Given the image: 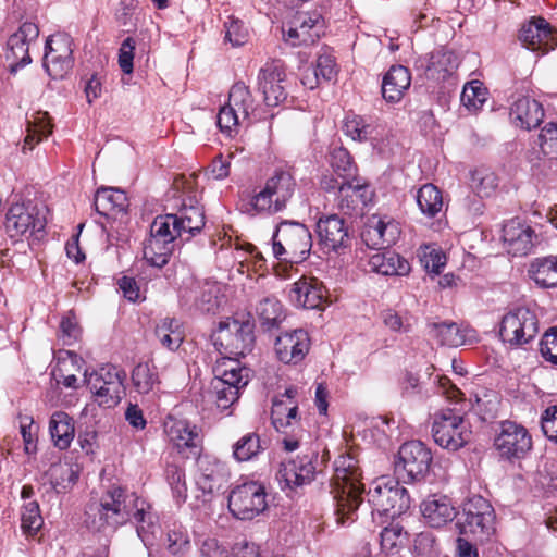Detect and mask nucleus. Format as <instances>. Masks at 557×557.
<instances>
[{
    "label": "nucleus",
    "mask_w": 557,
    "mask_h": 557,
    "mask_svg": "<svg viewBox=\"0 0 557 557\" xmlns=\"http://www.w3.org/2000/svg\"><path fill=\"white\" fill-rule=\"evenodd\" d=\"M368 186L352 182H342L338 195V209L348 215L362 211L368 202Z\"/></svg>",
    "instance_id": "nucleus-40"
},
{
    "label": "nucleus",
    "mask_w": 557,
    "mask_h": 557,
    "mask_svg": "<svg viewBox=\"0 0 557 557\" xmlns=\"http://www.w3.org/2000/svg\"><path fill=\"white\" fill-rule=\"evenodd\" d=\"M368 502L372 513L380 516L399 517L410 508V496L400 483L388 476H382L372 482L368 492Z\"/></svg>",
    "instance_id": "nucleus-9"
},
{
    "label": "nucleus",
    "mask_w": 557,
    "mask_h": 557,
    "mask_svg": "<svg viewBox=\"0 0 557 557\" xmlns=\"http://www.w3.org/2000/svg\"><path fill=\"white\" fill-rule=\"evenodd\" d=\"M125 370L110 363L91 373L85 372V382L94 400L104 408H113L120 404L125 395Z\"/></svg>",
    "instance_id": "nucleus-10"
},
{
    "label": "nucleus",
    "mask_w": 557,
    "mask_h": 557,
    "mask_svg": "<svg viewBox=\"0 0 557 557\" xmlns=\"http://www.w3.org/2000/svg\"><path fill=\"white\" fill-rule=\"evenodd\" d=\"M537 236L534 230L519 219H511L503 226V240L508 253L513 257H523L529 255Z\"/></svg>",
    "instance_id": "nucleus-27"
},
{
    "label": "nucleus",
    "mask_w": 557,
    "mask_h": 557,
    "mask_svg": "<svg viewBox=\"0 0 557 557\" xmlns=\"http://www.w3.org/2000/svg\"><path fill=\"white\" fill-rule=\"evenodd\" d=\"M432 419V436L442 448L457 451L470 442L472 432L460 409L442 408L434 412Z\"/></svg>",
    "instance_id": "nucleus-8"
},
{
    "label": "nucleus",
    "mask_w": 557,
    "mask_h": 557,
    "mask_svg": "<svg viewBox=\"0 0 557 557\" xmlns=\"http://www.w3.org/2000/svg\"><path fill=\"white\" fill-rule=\"evenodd\" d=\"M296 180L287 169H275L264 187L255 194L249 205L256 213L275 214L283 211L296 190Z\"/></svg>",
    "instance_id": "nucleus-5"
},
{
    "label": "nucleus",
    "mask_w": 557,
    "mask_h": 557,
    "mask_svg": "<svg viewBox=\"0 0 557 557\" xmlns=\"http://www.w3.org/2000/svg\"><path fill=\"white\" fill-rule=\"evenodd\" d=\"M312 248L309 228L294 220H282L272 236V252L281 262L298 264L307 260Z\"/></svg>",
    "instance_id": "nucleus-2"
},
{
    "label": "nucleus",
    "mask_w": 557,
    "mask_h": 557,
    "mask_svg": "<svg viewBox=\"0 0 557 557\" xmlns=\"http://www.w3.org/2000/svg\"><path fill=\"white\" fill-rule=\"evenodd\" d=\"M541 152L550 158H557V122H547L537 136Z\"/></svg>",
    "instance_id": "nucleus-57"
},
{
    "label": "nucleus",
    "mask_w": 557,
    "mask_h": 557,
    "mask_svg": "<svg viewBox=\"0 0 557 557\" xmlns=\"http://www.w3.org/2000/svg\"><path fill=\"white\" fill-rule=\"evenodd\" d=\"M271 422L277 432L285 435L283 440L285 450H296L305 433L298 416L297 401L287 403L285 399L275 397L271 408Z\"/></svg>",
    "instance_id": "nucleus-16"
},
{
    "label": "nucleus",
    "mask_w": 557,
    "mask_h": 557,
    "mask_svg": "<svg viewBox=\"0 0 557 557\" xmlns=\"http://www.w3.org/2000/svg\"><path fill=\"white\" fill-rule=\"evenodd\" d=\"M420 511L425 523L436 529L451 522L457 516L451 498L440 493L431 494L423 499L420 504Z\"/></svg>",
    "instance_id": "nucleus-29"
},
{
    "label": "nucleus",
    "mask_w": 557,
    "mask_h": 557,
    "mask_svg": "<svg viewBox=\"0 0 557 557\" xmlns=\"http://www.w3.org/2000/svg\"><path fill=\"white\" fill-rule=\"evenodd\" d=\"M364 491L361 471L357 460L349 455H342L334 461L332 494L335 502V515L339 524L351 523L362 503Z\"/></svg>",
    "instance_id": "nucleus-1"
},
{
    "label": "nucleus",
    "mask_w": 557,
    "mask_h": 557,
    "mask_svg": "<svg viewBox=\"0 0 557 557\" xmlns=\"http://www.w3.org/2000/svg\"><path fill=\"white\" fill-rule=\"evenodd\" d=\"M45 53L73 57V39L65 33H57L48 37Z\"/></svg>",
    "instance_id": "nucleus-59"
},
{
    "label": "nucleus",
    "mask_w": 557,
    "mask_h": 557,
    "mask_svg": "<svg viewBox=\"0 0 557 557\" xmlns=\"http://www.w3.org/2000/svg\"><path fill=\"white\" fill-rule=\"evenodd\" d=\"M320 247L326 252L339 253L349 248L351 237L349 226L338 214H323L315 223Z\"/></svg>",
    "instance_id": "nucleus-21"
},
{
    "label": "nucleus",
    "mask_w": 557,
    "mask_h": 557,
    "mask_svg": "<svg viewBox=\"0 0 557 557\" xmlns=\"http://www.w3.org/2000/svg\"><path fill=\"white\" fill-rule=\"evenodd\" d=\"M541 428L546 438L557 444V405L549 406L543 411Z\"/></svg>",
    "instance_id": "nucleus-64"
},
{
    "label": "nucleus",
    "mask_w": 557,
    "mask_h": 557,
    "mask_svg": "<svg viewBox=\"0 0 557 557\" xmlns=\"http://www.w3.org/2000/svg\"><path fill=\"white\" fill-rule=\"evenodd\" d=\"M46 226L45 219L39 216L36 207L24 202L12 203L7 212L4 227L8 236L16 243L27 233L36 238Z\"/></svg>",
    "instance_id": "nucleus-18"
},
{
    "label": "nucleus",
    "mask_w": 557,
    "mask_h": 557,
    "mask_svg": "<svg viewBox=\"0 0 557 557\" xmlns=\"http://www.w3.org/2000/svg\"><path fill=\"white\" fill-rule=\"evenodd\" d=\"M42 65L52 79H61L72 70L74 58L45 53Z\"/></svg>",
    "instance_id": "nucleus-54"
},
{
    "label": "nucleus",
    "mask_w": 557,
    "mask_h": 557,
    "mask_svg": "<svg viewBox=\"0 0 557 557\" xmlns=\"http://www.w3.org/2000/svg\"><path fill=\"white\" fill-rule=\"evenodd\" d=\"M288 297L297 307L320 309L325 300V289L317 277L302 275L292 284Z\"/></svg>",
    "instance_id": "nucleus-28"
},
{
    "label": "nucleus",
    "mask_w": 557,
    "mask_h": 557,
    "mask_svg": "<svg viewBox=\"0 0 557 557\" xmlns=\"http://www.w3.org/2000/svg\"><path fill=\"white\" fill-rule=\"evenodd\" d=\"M164 433L178 453L188 451L187 458H199L202 453L201 430L185 419L168 416L164 421Z\"/></svg>",
    "instance_id": "nucleus-20"
},
{
    "label": "nucleus",
    "mask_w": 557,
    "mask_h": 557,
    "mask_svg": "<svg viewBox=\"0 0 557 557\" xmlns=\"http://www.w3.org/2000/svg\"><path fill=\"white\" fill-rule=\"evenodd\" d=\"M131 380L134 389L140 395L156 393L161 385L158 367L152 361L137 363L132 370Z\"/></svg>",
    "instance_id": "nucleus-42"
},
{
    "label": "nucleus",
    "mask_w": 557,
    "mask_h": 557,
    "mask_svg": "<svg viewBox=\"0 0 557 557\" xmlns=\"http://www.w3.org/2000/svg\"><path fill=\"white\" fill-rule=\"evenodd\" d=\"M381 319L384 325L392 332L409 333L412 329L410 318L407 314L401 315L393 309L383 310L381 312Z\"/></svg>",
    "instance_id": "nucleus-60"
},
{
    "label": "nucleus",
    "mask_w": 557,
    "mask_h": 557,
    "mask_svg": "<svg viewBox=\"0 0 557 557\" xmlns=\"http://www.w3.org/2000/svg\"><path fill=\"white\" fill-rule=\"evenodd\" d=\"M519 39L530 50L547 53L557 46L556 29L542 16L532 17L519 32Z\"/></svg>",
    "instance_id": "nucleus-23"
},
{
    "label": "nucleus",
    "mask_w": 557,
    "mask_h": 557,
    "mask_svg": "<svg viewBox=\"0 0 557 557\" xmlns=\"http://www.w3.org/2000/svg\"><path fill=\"white\" fill-rule=\"evenodd\" d=\"M330 164L342 182H352L356 178L357 168L349 151L343 147L334 148L330 154Z\"/></svg>",
    "instance_id": "nucleus-49"
},
{
    "label": "nucleus",
    "mask_w": 557,
    "mask_h": 557,
    "mask_svg": "<svg viewBox=\"0 0 557 557\" xmlns=\"http://www.w3.org/2000/svg\"><path fill=\"white\" fill-rule=\"evenodd\" d=\"M265 448V441H261L258 433L250 432L233 445V456L239 462L249 461L257 458Z\"/></svg>",
    "instance_id": "nucleus-46"
},
{
    "label": "nucleus",
    "mask_w": 557,
    "mask_h": 557,
    "mask_svg": "<svg viewBox=\"0 0 557 557\" xmlns=\"http://www.w3.org/2000/svg\"><path fill=\"white\" fill-rule=\"evenodd\" d=\"M319 454L310 451L281 462L276 478L282 488L296 490L310 484L317 475Z\"/></svg>",
    "instance_id": "nucleus-17"
},
{
    "label": "nucleus",
    "mask_w": 557,
    "mask_h": 557,
    "mask_svg": "<svg viewBox=\"0 0 557 557\" xmlns=\"http://www.w3.org/2000/svg\"><path fill=\"white\" fill-rule=\"evenodd\" d=\"M45 475L55 493H66L73 488L79 478L77 465L67 461L53 462Z\"/></svg>",
    "instance_id": "nucleus-41"
},
{
    "label": "nucleus",
    "mask_w": 557,
    "mask_h": 557,
    "mask_svg": "<svg viewBox=\"0 0 557 557\" xmlns=\"http://www.w3.org/2000/svg\"><path fill=\"white\" fill-rule=\"evenodd\" d=\"M433 456L431 449L421 441L404 443L394 461L395 473L404 482H418L423 480L430 471Z\"/></svg>",
    "instance_id": "nucleus-13"
},
{
    "label": "nucleus",
    "mask_w": 557,
    "mask_h": 557,
    "mask_svg": "<svg viewBox=\"0 0 557 557\" xmlns=\"http://www.w3.org/2000/svg\"><path fill=\"white\" fill-rule=\"evenodd\" d=\"M139 497L134 492L112 485L101 496L91 525L97 531L104 527L116 528L132 520V511L137 506Z\"/></svg>",
    "instance_id": "nucleus-6"
},
{
    "label": "nucleus",
    "mask_w": 557,
    "mask_h": 557,
    "mask_svg": "<svg viewBox=\"0 0 557 557\" xmlns=\"http://www.w3.org/2000/svg\"><path fill=\"white\" fill-rule=\"evenodd\" d=\"M218 287L215 284L205 281H191L189 285L180 290V301L188 309H195L201 313H214L219 308Z\"/></svg>",
    "instance_id": "nucleus-24"
},
{
    "label": "nucleus",
    "mask_w": 557,
    "mask_h": 557,
    "mask_svg": "<svg viewBox=\"0 0 557 557\" xmlns=\"http://www.w3.org/2000/svg\"><path fill=\"white\" fill-rule=\"evenodd\" d=\"M255 343V322L250 318L231 317L220 321L213 337L215 349L225 356L223 361L247 356L252 351Z\"/></svg>",
    "instance_id": "nucleus-3"
},
{
    "label": "nucleus",
    "mask_w": 557,
    "mask_h": 557,
    "mask_svg": "<svg viewBox=\"0 0 557 557\" xmlns=\"http://www.w3.org/2000/svg\"><path fill=\"white\" fill-rule=\"evenodd\" d=\"M459 65L457 54L445 48H440L431 53L420 57L416 61V67L421 71L428 79L445 81L457 70Z\"/></svg>",
    "instance_id": "nucleus-26"
},
{
    "label": "nucleus",
    "mask_w": 557,
    "mask_h": 557,
    "mask_svg": "<svg viewBox=\"0 0 557 557\" xmlns=\"http://www.w3.org/2000/svg\"><path fill=\"white\" fill-rule=\"evenodd\" d=\"M49 433L57 448L67 449L75 436L73 418L64 411L53 412L49 420Z\"/></svg>",
    "instance_id": "nucleus-43"
},
{
    "label": "nucleus",
    "mask_w": 557,
    "mask_h": 557,
    "mask_svg": "<svg viewBox=\"0 0 557 557\" xmlns=\"http://www.w3.org/2000/svg\"><path fill=\"white\" fill-rule=\"evenodd\" d=\"M416 202L420 212L428 219H434L442 212L444 199L442 190L432 183L422 185L416 193Z\"/></svg>",
    "instance_id": "nucleus-44"
},
{
    "label": "nucleus",
    "mask_w": 557,
    "mask_h": 557,
    "mask_svg": "<svg viewBox=\"0 0 557 557\" xmlns=\"http://www.w3.org/2000/svg\"><path fill=\"white\" fill-rule=\"evenodd\" d=\"M44 519L38 502L30 500L22 508L21 528L24 533L35 535L42 527Z\"/></svg>",
    "instance_id": "nucleus-53"
},
{
    "label": "nucleus",
    "mask_w": 557,
    "mask_h": 557,
    "mask_svg": "<svg viewBox=\"0 0 557 557\" xmlns=\"http://www.w3.org/2000/svg\"><path fill=\"white\" fill-rule=\"evenodd\" d=\"M371 271L382 275H407L410 264L407 259L394 250L383 249L375 252L369 259Z\"/></svg>",
    "instance_id": "nucleus-35"
},
{
    "label": "nucleus",
    "mask_w": 557,
    "mask_h": 557,
    "mask_svg": "<svg viewBox=\"0 0 557 557\" xmlns=\"http://www.w3.org/2000/svg\"><path fill=\"white\" fill-rule=\"evenodd\" d=\"M243 123L242 115L230 102L220 109L216 116V124L220 131L230 137L238 134Z\"/></svg>",
    "instance_id": "nucleus-52"
},
{
    "label": "nucleus",
    "mask_w": 557,
    "mask_h": 557,
    "mask_svg": "<svg viewBox=\"0 0 557 557\" xmlns=\"http://www.w3.org/2000/svg\"><path fill=\"white\" fill-rule=\"evenodd\" d=\"M494 448L502 460L515 462L523 459L532 449V436L520 423L503 420L494 437Z\"/></svg>",
    "instance_id": "nucleus-14"
},
{
    "label": "nucleus",
    "mask_w": 557,
    "mask_h": 557,
    "mask_svg": "<svg viewBox=\"0 0 557 557\" xmlns=\"http://www.w3.org/2000/svg\"><path fill=\"white\" fill-rule=\"evenodd\" d=\"M172 214L177 220V225L184 234L185 240H189L200 233L206 224L203 207L193 197L184 199L177 212Z\"/></svg>",
    "instance_id": "nucleus-33"
},
{
    "label": "nucleus",
    "mask_w": 557,
    "mask_h": 557,
    "mask_svg": "<svg viewBox=\"0 0 557 557\" xmlns=\"http://www.w3.org/2000/svg\"><path fill=\"white\" fill-rule=\"evenodd\" d=\"M164 478L169 484L176 505H183L187 499L186 475L183 467L176 463H166Z\"/></svg>",
    "instance_id": "nucleus-48"
},
{
    "label": "nucleus",
    "mask_w": 557,
    "mask_h": 557,
    "mask_svg": "<svg viewBox=\"0 0 557 557\" xmlns=\"http://www.w3.org/2000/svg\"><path fill=\"white\" fill-rule=\"evenodd\" d=\"M375 126L370 117L349 113L344 120L345 135L357 141H367L373 134Z\"/></svg>",
    "instance_id": "nucleus-47"
},
{
    "label": "nucleus",
    "mask_w": 557,
    "mask_h": 557,
    "mask_svg": "<svg viewBox=\"0 0 557 557\" xmlns=\"http://www.w3.org/2000/svg\"><path fill=\"white\" fill-rule=\"evenodd\" d=\"M38 36V26L32 22H24L18 29L8 38L4 57L9 63L11 73H15L18 69L32 62L29 45L35 41Z\"/></svg>",
    "instance_id": "nucleus-22"
},
{
    "label": "nucleus",
    "mask_w": 557,
    "mask_h": 557,
    "mask_svg": "<svg viewBox=\"0 0 557 557\" xmlns=\"http://www.w3.org/2000/svg\"><path fill=\"white\" fill-rule=\"evenodd\" d=\"M369 223L374 224L375 231L379 233V235H381V240H383L385 247H389L391 245L395 244L399 234L397 223H395L393 220L384 221L383 219L376 216L370 219Z\"/></svg>",
    "instance_id": "nucleus-62"
},
{
    "label": "nucleus",
    "mask_w": 557,
    "mask_h": 557,
    "mask_svg": "<svg viewBox=\"0 0 557 557\" xmlns=\"http://www.w3.org/2000/svg\"><path fill=\"white\" fill-rule=\"evenodd\" d=\"M528 276L542 289L557 287V257L535 258L528 268Z\"/></svg>",
    "instance_id": "nucleus-39"
},
{
    "label": "nucleus",
    "mask_w": 557,
    "mask_h": 557,
    "mask_svg": "<svg viewBox=\"0 0 557 557\" xmlns=\"http://www.w3.org/2000/svg\"><path fill=\"white\" fill-rule=\"evenodd\" d=\"M540 332L536 313L527 307L508 311L499 322L498 336L509 349H528Z\"/></svg>",
    "instance_id": "nucleus-7"
},
{
    "label": "nucleus",
    "mask_w": 557,
    "mask_h": 557,
    "mask_svg": "<svg viewBox=\"0 0 557 557\" xmlns=\"http://www.w3.org/2000/svg\"><path fill=\"white\" fill-rule=\"evenodd\" d=\"M212 387L216 407L228 409L238 400L240 392L250 381V369L242 367L238 360L218 362Z\"/></svg>",
    "instance_id": "nucleus-11"
},
{
    "label": "nucleus",
    "mask_w": 557,
    "mask_h": 557,
    "mask_svg": "<svg viewBox=\"0 0 557 557\" xmlns=\"http://www.w3.org/2000/svg\"><path fill=\"white\" fill-rule=\"evenodd\" d=\"M411 75L409 70L403 65H393L385 73L382 79V97L389 103L399 102L405 91L410 87Z\"/></svg>",
    "instance_id": "nucleus-34"
},
{
    "label": "nucleus",
    "mask_w": 557,
    "mask_h": 557,
    "mask_svg": "<svg viewBox=\"0 0 557 557\" xmlns=\"http://www.w3.org/2000/svg\"><path fill=\"white\" fill-rule=\"evenodd\" d=\"M471 187L479 198L488 197L497 187V178L492 172L475 170L471 173Z\"/></svg>",
    "instance_id": "nucleus-56"
},
{
    "label": "nucleus",
    "mask_w": 557,
    "mask_h": 557,
    "mask_svg": "<svg viewBox=\"0 0 557 557\" xmlns=\"http://www.w3.org/2000/svg\"><path fill=\"white\" fill-rule=\"evenodd\" d=\"M228 102L242 115V121L246 122L247 126L265 119L263 109L256 103L249 87L243 82H237L231 87Z\"/></svg>",
    "instance_id": "nucleus-32"
},
{
    "label": "nucleus",
    "mask_w": 557,
    "mask_h": 557,
    "mask_svg": "<svg viewBox=\"0 0 557 557\" xmlns=\"http://www.w3.org/2000/svg\"><path fill=\"white\" fill-rule=\"evenodd\" d=\"M539 346L542 357L557 366V326L549 327L544 333Z\"/></svg>",
    "instance_id": "nucleus-63"
},
{
    "label": "nucleus",
    "mask_w": 557,
    "mask_h": 557,
    "mask_svg": "<svg viewBox=\"0 0 557 557\" xmlns=\"http://www.w3.org/2000/svg\"><path fill=\"white\" fill-rule=\"evenodd\" d=\"M413 550L418 557H437L440 553L438 544L430 532H421L416 536Z\"/></svg>",
    "instance_id": "nucleus-61"
},
{
    "label": "nucleus",
    "mask_w": 557,
    "mask_h": 557,
    "mask_svg": "<svg viewBox=\"0 0 557 557\" xmlns=\"http://www.w3.org/2000/svg\"><path fill=\"white\" fill-rule=\"evenodd\" d=\"M224 27L225 40L230 41L233 47L243 46L248 41L249 29L242 20L230 16Z\"/></svg>",
    "instance_id": "nucleus-58"
},
{
    "label": "nucleus",
    "mask_w": 557,
    "mask_h": 557,
    "mask_svg": "<svg viewBox=\"0 0 557 557\" xmlns=\"http://www.w3.org/2000/svg\"><path fill=\"white\" fill-rule=\"evenodd\" d=\"M132 520L136 524L137 535L144 545H152L160 527L156 513L145 499L139 498L137 502V506L132 511Z\"/></svg>",
    "instance_id": "nucleus-36"
},
{
    "label": "nucleus",
    "mask_w": 557,
    "mask_h": 557,
    "mask_svg": "<svg viewBox=\"0 0 557 557\" xmlns=\"http://www.w3.org/2000/svg\"><path fill=\"white\" fill-rule=\"evenodd\" d=\"M486 94L481 82L472 81L465 85L460 100L467 109L478 110L486 101Z\"/></svg>",
    "instance_id": "nucleus-55"
},
{
    "label": "nucleus",
    "mask_w": 557,
    "mask_h": 557,
    "mask_svg": "<svg viewBox=\"0 0 557 557\" xmlns=\"http://www.w3.org/2000/svg\"><path fill=\"white\" fill-rule=\"evenodd\" d=\"M311 346L309 334L297 329L281 334L274 345L278 360L285 364H298L308 355Z\"/></svg>",
    "instance_id": "nucleus-25"
},
{
    "label": "nucleus",
    "mask_w": 557,
    "mask_h": 557,
    "mask_svg": "<svg viewBox=\"0 0 557 557\" xmlns=\"http://www.w3.org/2000/svg\"><path fill=\"white\" fill-rule=\"evenodd\" d=\"M263 484L250 481L235 486L228 495V509L239 520H252L268 508Z\"/></svg>",
    "instance_id": "nucleus-15"
},
{
    "label": "nucleus",
    "mask_w": 557,
    "mask_h": 557,
    "mask_svg": "<svg viewBox=\"0 0 557 557\" xmlns=\"http://www.w3.org/2000/svg\"><path fill=\"white\" fill-rule=\"evenodd\" d=\"M256 313L264 331L278 327L285 320L283 305L275 296L262 298L256 306Z\"/></svg>",
    "instance_id": "nucleus-45"
},
{
    "label": "nucleus",
    "mask_w": 557,
    "mask_h": 557,
    "mask_svg": "<svg viewBox=\"0 0 557 557\" xmlns=\"http://www.w3.org/2000/svg\"><path fill=\"white\" fill-rule=\"evenodd\" d=\"M431 331L438 344L443 346L458 347L466 343L462 331L455 322L433 323Z\"/></svg>",
    "instance_id": "nucleus-50"
},
{
    "label": "nucleus",
    "mask_w": 557,
    "mask_h": 557,
    "mask_svg": "<svg viewBox=\"0 0 557 557\" xmlns=\"http://www.w3.org/2000/svg\"><path fill=\"white\" fill-rule=\"evenodd\" d=\"M177 238L185 240L173 214L156 216L150 225L149 238L144 244V259L151 267L162 269L169 263Z\"/></svg>",
    "instance_id": "nucleus-4"
},
{
    "label": "nucleus",
    "mask_w": 557,
    "mask_h": 557,
    "mask_svg": "<svg viewBox=\"0 0 557 557\" xmlns=\"http://www.w3.org/2000/svg\"><path fill=\"white\" fill-rule=\"evenodd\" d=\"M495 518L494 508L487 499L480 495L469 497L462 505L458 522L460 533L483 543L495 533Z\"/></svg>",
    "instance_id": "nucleus-12"
},
{
    "label": "nucleus",
    "mask_w": 557,
    "mask_h": 557,
    "mask_svg": "<svg viewBox=\"0 0 557 557\" xmlns=\"http://www.w3.org/2000/svg\"><path fill=\"white\" fill-rule=\"evenodd\" d=\"M199 471L196 484L202 492L203 502H209L226 486L230 474L223 463L208 459L199 462Z\"/></svg>",
    "instance_id": "nucleus-30"
},
{
    "label": "nucleus",
    "mask_w": 557,
    "mask_h": 557,
    "mask_svg": "<svg viewBox=\"0 0 557 557\" xmlns=\"http://www.w3.org/2000/svg\"><path fill=\"white\" fill-rule=\"evenodd\" d=\"M408 533L398 523H391L380 533V544L383 552L394 555L406 543Z\"/></svg>",
    "instance_id": "nucleus-51"
},
{
    "label": "nucleus",
    "mask_w": 557,
    "mask_h": 557,
    "mask_svg": "<svg viewBox=\"0 0 557 557\" xmlns=\"http://www.w3.org/2000/svg\"><path fill=\"white\" fill-rule=\"evenodd\" d=\"M337 73L338 67L335 57L325 50L318 55L313 70L307 71L304 74L301 83L304 86L312 90L322 83H330L335 79Z\"/></svg>",
    "instance_id": "nucleus-37"
},
{
    "label": "nucleus",
    "mask_w": 557,
    "mask_h": 557,
    "mask_svg": "<svg viewBox=\"0 0 557 557\" xmlns=\"http://www.w3.org/2000/svg\"><path fill=\"white\" fill-rule=\"evenodd\" d=\"M94 207L100 215H115L127 211L128 199L122 189L102 187L95 195Z\"/></svg>",
    "instance_id": "nucleus-38"
},
{
    "label": "nucleus",
    "mask_w": 557,
    "mask_h": 557,
    "mask_svg": "<svg viewBox=\"0 0 557 557\" xmlns=\"http://www.w3.org/2000/svg\"><path fill=\"white\" fill-rule=\"evenodd\" d=\"M509 116L516 127L531 131L541 125L545 112L541 102L531 97L522 96L511 104Z\"/></svg>",
    "instance_id": "nucleus-31"
},
{
    "label": "nucleus",
    "mask_w": 557,
    "mask_h": 557,
    "mask_svg": "<svg viewBox=\"0 0 557 557\" xmlns=\"http://www.w3.org/2000/svg\"><path fill=\"white\" fill-rule=\"evenodd\" d=\"M286 78V67L281 60H270L261 66L257 76V88L263 95L267 107H277L287 99Z\"/></svg>",
    "instance_id": "nucleus-19"
}]
</instances>
